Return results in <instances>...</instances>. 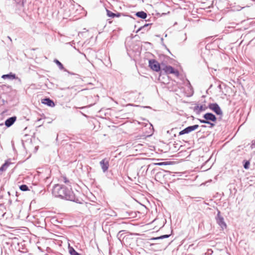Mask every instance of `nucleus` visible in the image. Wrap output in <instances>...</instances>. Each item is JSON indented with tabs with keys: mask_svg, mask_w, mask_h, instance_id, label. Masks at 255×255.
Returning a JSON list of instances; mask_svg holds the SVG:
<instances>
[{
	"mask_svg": "<svg viewBox=\"0 0 255 255\" xmlns=\"http://www.w3.org/2000/svg\"><path fill=\"white\" fill-rule=\"evenodd\" d=\"M144 108L151 109V107L149 106H144L143 107Z\"/></svg>",
	"mask_w": 255,
	"mask_h": 255,
	"instance_id": "f704fd0d",
	"label": "nucleus"
},
{
	"mask_svg": "<svg viewBox=\"0 0 255 255\" xmlns=\"http://www.w3.org/2000/svg\"><path fill=\"white\" fill-rule=\"evenodd\" d=\"M207 109V107L205 105L197 106L195 107L194 110H199V112L205 111Z\"/></svg>",
	"mask_w": 255,
	"mask_h": 255,
	"instance_id": "6ab92c4d",
	"label": "nucleus"
},
{
	"mask_svg": "<svg viewBox=\"0 0 255 255\" xmlns=\"http://www.w3.org/2000/svg\"><path fill=\"white\" fill-rule=\"evenodd\" d=\"M19 189L22 191H29V189L28 187L25 184H22L19 186Z\"/></svg>",
	"mask_w": 255,
	"mask_h": 255,
	"instance_id": "5701e85b",
	"label": "nucleus"
},
{
	"mask_svg": "<svg viewBox=\"0 0 255 255\" xmlns=\"http://www.w3.org/2000/svg\"><path fill=\"white\" fill-rule=\"evenodd\" d=\"M53 62L55 63V64H62L58 59H55L53 61Z\"/></svg>",
	"mask_w": 255,
	"mask_h": 255,
	"instance_id": "7c9ffc66",
	"label": "nucleus"
},
{
	"mask_svg": "<svg viewBox=\"0 0 255 255\" xmlns=\"http://www.w3.org/2000/svg\"><path fill=\"white\" fill-rule=\"evenodd\" d=\"M107 14L109 17L114 18L115 17H120L122 14H123L122 13L120 12H117V13H114L112 11H110V10L107 9Z\"/></svg>",
	"mask_w": 255,
	"mask_h": 255,
	"instance_id": "ddd939ff",
	"label": "nucleus"
},
{
	"mask_svg": "<svg viewBox=\"0 0 255 255\" xmlns=\"http://www.w3.org/2000/svg\"><path fill=\"white\" fill-rule=\"evenodd\" d=\"M165 37H166V36H167V34H165Z\"/></svg>",
	"mask_w": 255,
	"mask_h": 255,
	"instance_id": "ea45409f",
	"label": "nucleus"
},
{
	"mask_svg": "<svg viewBox=\"0 0 255 255\" xmlns=\"http://www.w3.org/2000/svg\"><path fill=\"white\" fill-rule=\"evenodd\" d=\"M208 69H209L211 74L212 75H215L214 71H216L217 70L216 69H215L214 68L209 67H208Z\"/></svg>",
	"mask_w": 255,
	"mask_h": 255,
	"instance_id": "a878e982",
	"label": "nucleus"
},
{
	"mask_svg": "<svg viewBox=\"0 0 255 255\" xmlns=\"http://www.w3.org/2000/svg\"><path fill=\"white\" fill-rule=\"evenodd\" d=\"M126 47L128 53L132 51L136 55H139L142 49V44L140 41H132L126 43Z\"/></svg>",
	"mask_w": 255,
	"mask_h": 255,
	"instance_id": "7ed1b4c3",
	"label": "nucleus"
},
{
	"mask_svg": "<svg viewBox=\"0 0 255 255\" xmlns=\"http://www.w3.org/2000/svg\"><path fill=\"white\" fill-rule=\"evenodd\" d=\"M63 178L64 182L67 184H68V183L70 182L69 180L66 177H63Z\"/></svg>",
	"mask_w": 255,
	"mask_h": 255,
	"instance_id": "cd10ccee",
	"label": "nucleus"
},
{
	"mask_svg": "<svg viewBox=\"0 0 255 255\" xmlns=\"http://www.w3.org/2000/svg\"><path fill=\"white\" fill-rule=\"evenodd\" d=\"M251 147L252 148H255V139L254 142H253L252 144H251Z\"/></svg>",
	"mask_w": 255,
	"mask_h": 255,
	"instance_id": "72a5a7b5",
	"label": "nucleus"
},
{
	"mask_svg": "<svg viewBox=\"0 0 255 255\" xmlns=\"http://www.w3.org/2000/svg\"><path fill=\"white\" fill-rule=\"evenodd\" d=\"M69 252L70 255H81L79 253L76 252L75 250L72 247H70L69 248Z\"/></svg>",
	"mask_w": 255,
	"mask_h": 255,
	"instance_id": "412c9836",
	"label": "nucleus"
},
{
	"mask_svg": "<svg viewBox=\"0 0 255 255\" xmlns=\"http://www.w3.org/2000/svg\"><path fill=\"white\" fill-rule=\"evenodd\" d=\"M208 108L213 111L216 115L220 116L223 115V112L218 104L216 103H210L208 105Z\"/></svg>",
	"mask_w": 255,
	"mask_h": 255,
	"instance_id": "423d86ee",
	"label": "nucleus"
},
{
	"mask_svg": "<svg viewBox=\"0 0 255 255\" xmlns=\"http://www.w3.org/2000/svg\"><path fill=\"white\" fill-rule=\"evenodd\" d=\"M221 58H225V59H228V58H229V56L227 54H223L222 55H221Z\"/></svg>",
	"mask_w": 255,
	"mask_h": 255,
	"instance_id": "c756f323",
	"label": "nucleus"
},
{
	"mask_svg": "<svg viewBox=\"0 0 255 255\" xmlns=\"http://www.w3.org/2000/svg\"><path fill=\"white\" fill-rule=\"evenodd\" d=\"M41 103L43 104L46 105L50 107H53L55 106V104L53 100H51L50 98H46L42 100Z\"/></svg>",
	"mask_w": 255,
	"mask_h": 255,
	"instance_id": "f8f14e48",
	"label": "nucleus"
},
{
	"mask_svg": "<svg viewBox=\"0 0 255 255\" xmlns=\"http://www.w3.org/2000/svg\"><path fill=\"white\" fill-rule=\"evenodd\" d=\"M250 162L249 161H246L244 164V167L245 169H247L249 168Z\"/></svg>",
	"mask_w": 255,
	"mask_h": 255,
	"instance_id": "393cba45",
	"label": "nucleus"
},
{
	"mask_svg": "<svg viewBox=\"0 0 255 255\" xmlns=\"http://www.w3.org/2000/svg\"><path fill=\"white\" fill-rule=\"evenodd\" d=\"M199 122L201 123H203V124H209L210 125V128H213L215 126V124L214 123H212L209 121H207L206 119H204V120H202V119H199Z\"/></svg>",
	"mask_w": 255,
	"mask_h": 255,
	"instance_id": "a211bd4d",
	"label": "nucleus"
},
{
	"mask_svg": "<svg viewBox=\"0 0 255 255\" xmlns=\"http://www.w3.org/2000/svg\"><path fill=\"white\" fill-rule=\"evenodd\" d=\"M10 165V163L8 161H6L4 164L2 165V166L0 167V170H2L3 171L5 170L6 168Z\"/></svg>",
	"mask_w": 255,
	"mask_h": 255,
	"instance_id": "4be33fe9",
	"label": "nucleus"
},
{
	"mask_svg": "<svg viewBox=\"0 0 255 255\" xmlns=\"http://www.w3.org/2000/svg\"><path fill=\"white\" fill-rule=\"evenodd\" d=\"M100 165L102 168V169L104 172H106L109 167V162L108 160L106 158H104L100 162Z\"/></svg>",
	"mask_w": 255,
	"mask_h": 255,
	"instance_id": "9d476101",
	"label": "nucleus"
},
{
	"mask_svg": "<svg viewBox=\"0 0 255 255\" xmlns=\"http://www.w3.org/2000/svg\"><path fill=\"white\" fill-rule=\"evenodd\" d=\"M193 199H194L196 201H200L201 199H202V198L200 197H193Z\"/></svg>",
	"mask_w": 255,
	"mask_h": 255,
	"instance_id": "c85d7f7f",
	"label": "nucleus"
},
{
	"mask_svg": "<svg viewBox=\"0 0 255 255\" xmlns=\"http://www.w3.org/2000/svg\"><path fill=\"white\" fill-rule=\"evenodd\" d=\"M209 53L210 51L207 49V46H206L204 51L202 53L201 55V60L199 61L200 63H205V64H208V59L209 58Z\"/></svg>",
	"mask_w": 255,
	"mask_h": 255,
	"instance_id": "0eeeda50",
	"label": "nucleus"
},
{
	"mask_svg": "<svg viewBox=\"0 0 255 255\" xmlns=\"http://www.w3.org/2000/svg\"><path fill=\"white\" fill-rule=\"evenodd\" d=\"M170 236V235H164L160 236L159 237L152 238L150 239V240L151 241H153V240H160V239H163L169 238Z\"/></svg>",
	"mask_w": 255,
	"mask_h": 255,
	"instance_id": "aec40b11",
	"label": "nucleus"
},
{
	"mask_svg": "<svg viewBox=\"0 0 255 255\" xmlns=\"http://www.w3.org/2000/svg\"><path fill=\"white\" fill-rule=\"evenodd\" d=\"M215 219L217 223L223 230L226 228L227 225L224 221L223 217L221 215V212L219 210H218V213L215 217Z\"/></svg>",
	"mask_w": 255,
	"mask_h": 255,
	"instance_id": "39448f33",
	"label": "nucleus"
},
{
	"mask_svg": "<svg viewBox=\"0 0 255 255\" xmlns=\"http://www.w3.org/2000/svg\"><path fill=\"white\" fill-rule=\"evenodd\" d=\"M161 66V65H148L151 69L156 72L161 71L162 67Z\"/></svg>",
	"mask_w": 255,
	"mask_h": 255,
	"instance_id": "2eb2a0df",
	"label": "nucleus"
},
{
	"mask_svg": "<svg viewBox=\"0 0 255 255\" xmlns=\"http://www.w3.org/2000/svg\"><path fill=\"white\" fill-rule=\"evenodd\" d=\"M59 68L61 70L64 69L63 65H58Z\"/></svg>",
	"mask_w": 255,
	"mask_h": 255,
	"instance_id": "473e14b6",
	"label": "nucleus"
},
{
	"mask_svg": "<svg viewBox=\"0 0 255 255\" xmlns=\"http://www.w3.org/2000/svg\"><path fill=\"white\" fill-rule=\"evenodd\" d=\"M164 60L161 63H159L156 59L153 58L154 55L150 52H147L144 56V62L147 61L148 64H173L175 62V60L170 58L168 56H165Z\"/></svg>",
	"mask_w": 255,
	"mask_h": 255,
	"instance_id": "f03ea898",
	"label": "nucleus"
},
{
	"mask_svg": "<svg viewBox=\"0 0 255 255\" xmlns=\"http://www.w3.org/2000/svg\"><path fill=\"white\" fill-rule=\"evenodd\" d=\"M3 171L2 170H0V172Z\"/></svg>",
	"mask_w": 255,
	"mask_h": 255,
	"instance_id": "a19ab883",
	"label": "nucleus"
},
{
	"mask_svg": "<svg viewBox=\"0 0 255 255\" xmlns=\"http://www.w3.org/2000/svg\"><path fill=\"white\" fill-rule=\"evenodd\" d=\"M161 42H163V38H161Z\"/></svg>",
	"mask_w": 255,
	"mask_h": 255,
	"instance_id": "58836bf2",
	"label": "nucleus"
},
{
	"mask_svg": "<svg viewBox=\"0 0 255 255\" xmlns=\"http://www.w3.org/2000/svg\"><path fill=\"white\" fill-rule=\"evenodd\" d=\"M161 66L162 70L161 72H164L166 74H173L177 77L179 76V71L170 65H161Z\"/></svg>",
	"mask_w": 255,
	"mask_h": 255,
	"instance_id": "20e7f679",
	"label": "nucleus"
},
{
	"mask_svg": "<svg viewBox=\"0 0 255 255\" xmlns=\"http://www.w3.org/2000/svg\"><path fill=\"white\" fill-rule=\"evenodd\" d=\"M203 117L207 121L215 122L217 121L216 117L212 113H207L203 115Z\"/></svg>",
	"mask_w": 255,
	"mask_h": 255,
	"instance_id": "1a4fd4ad",
	"label": "nucleus"
},
{
	"mask_svg": "<svg viewBox=\"0 0 255 255\" xmlns=\"http://www.w3.org/2000/svg\"><path fill=\"white\" fill-rule=\"evenodd\" d=\"M41 121V119H38L36 121V123L40 122Z\"/></svg>",
	"mask_w": 255,
	"mask_h": 255,
	"instance_id": "c9c22d12",
	"label": "nucleus"
},
{
	"mask_svg": "<svg viewBox=\"0 0 255 255\" xmlns=\"http://www.w3.org/2000/svg\"><path fill=\"white\" fill-rule=\"evenodd\" d=\"M201 127H202V128H206V126L205 125H202V126H201Z\"/></svg>",
	"mask_w": 255,
	"mask_h": 255,
	"instance_id": "4c0bfd02",
	"label": "nucleus"
},
{
	"mask_svg": "<svg viewBox=\"0 0 255 255\" xmlns=\"http://www.w3.org/2000/svg\"><path fill=\"white\" fill-rule=\"evenodd\" d=\"M16 120V117L15 116H13V117L8 118L5 121V123H4L5 126L7 128L10 127L14 123Z\"/></svg>",
	"mask_w": 255,
	"mask_h": 255,
	"instance_id": "9b49d317",
	"label": "nucleus"
},
{
	"mask_svg": "<svg viewBox=\"0 0 255 255\" xmlns=\"http://www.w3.org/2000/svg\"><path fill=\"white\" fill-rule=\"evenodd\" d=\"M184 35H185V39H184V40H186L187 39V37H186V34L185 33L184 34Z\"/></svg>",
	"mask_w": 255,
	"mask_h": 255,
	"instance_id": "e433bc0d",
	"label": "nucleus"
},
{
	"mask_svg": "<svg viewBox=\"0 0 255 255\" xmlns=\"http://www.w3.org/2000/svg\"><path fill=\"white\" fill-rule=\"evenodd\" d=\"M199 126L198 125H194L193 126H189L179 132V135H181L184 134H187L190 132L194 131L198 128Z\"/></svg>",
	"mask_w": 255,
	"mask_h": 255,
	"instance_id": "6e6552de",
	"label": "nucleus"
},
{
	"mask_svg": "<svg viewBox=\"0 0 255 255\" xmlns=\"http://www.w3.org/2000/svg\"><path fill=\"white\" fill-rule=\"evenodd\" d=\"M64 70H65V71H67V70H66V69H64ZM67 72H68L69 74H71V75H77V76H79V75H78V74H75V73H73V72H69V71H67Z\"/></svg>",
	"mask_w": 255,
	"mask_h": 255,
	"instance_id": "2f4dec72",
	"label": "nucleus"
},
{
	"mask_svg": "<svg viewBox=\"0 0 255 255\" xmlns=\"http://www.w3.org/2000/svg\"><path fill=\"white\" fill-rule=\"evenodd\" d=\"M52 194L56 197L78 204H82L83 202L82 199L76 196L70 187H68L64 185L55 184L52 189Z\"/></svg>",
	"mask_w": 255,
	"mask_h": 255,
	"instance_id": "f257e3e1",
	"label": "nucleus"
},
{
	"mask_svg": "<svg viewBox=\"0 0 255 255\" xmlns=\"http://www.w3.org/2000/svg\"><path fill=\"white\" fill-rule=\"evenodd\" d=\"M125 232V230L120 231L117 235V238L121 242H122V240L125 238V236H123Z\"/></svg>",
	"mask_w": 255,
	"mask_h": 255,
	"instance_id": "f3484780",
	"label": "nucleus"
},
{
	"mask_svg": "<svg viewBox=\"0 0 255 255\" xmlns=\"http://www.w3.org/2000/svg\"><path fill=\"white\" fill-rule=\"evenodd\" d=\"M154 164L157 165L161 166V165H168L169 164L168 163V162H163L156 163Z\"/></svg>",
	"mask_w": 255,
	"mask_h": 255,
	"instance_id": "bb28decb",
	"label": "nucleus"
},
{
	"mask_svg": "<svg viewBox=\"0 0 255 255\" xmlns=\"http://www.w3.org/2000/svg\"><path fill=\"white\" fill-rule=\"evenodd\" d=\"M151 23H146L144 24L143 26H140L136 31V32H138L140 30L144 29L146 27L150 25Z\"/></svg>",
	"mask_w": 255,
	"mask_h": 255,
	"instance_id": "b1692460",
	"label": "nucleus"
},
{
	"mask_svg": "<svg viewBox=\"0 0 255 255\" xmlns=\"http://www.w3.org/2000/svg\"><path fill=\"white\" fill-rule=\"evenodd\" d=\"M137 17L142 19H145L147 17V13L143 11L136 12L135 14Z\"/></svg>",
	"mask_w": 255,
	"mask_h": 255,
	"instance_id": "dca6fc26",
	"label": "nucleus"
},
{
	"mask_svg": "<svg viewBox=\"0 0 255 255\" xmlns=\"http://www.w3.org/2000/svg\"><path fill=\"white\" fill-rule=\"evenodd\" d=\"M1 78L3 79H8L10 80H13L16 79V77L15 74L10 72L8 74L2 75Z\"/></svg>",
	"mask_w": 255,
	"mask_h": 255,
	"instance_id": "4468645a",
	"label": "nucleus"
}]
</instances>
